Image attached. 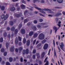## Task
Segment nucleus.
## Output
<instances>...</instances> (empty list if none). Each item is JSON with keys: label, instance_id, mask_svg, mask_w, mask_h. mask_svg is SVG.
Segmentation results:
<instances>
[{"label": "nucleus", "instance_id": "36", "mask_svg": "<svg viewBox=\"0 0 65 65\" xmlns=\"http://www.w3.org/2000/svg\"><path fill=\"white\" fill-rule=\"evenodd\" d=\"M46 41V40H43L42 42V43L43 44V43H45V42Z\"/></svg>", "mask_w": 65, "mask_h": 65}, {"label": "nucleus", "instance_id": "11", "mask_svg": "<svg viewBox=\"0 0 65 65\" xmlns=\"http://www.w3.org/2000/svg\"><path fill=\"white\" fill-rule=\"evenodd\" d=\"M45 55V52H43L41 53V56L42 58H43Z\"/></svg>", "mask_w": 65, "mask_h": 65}, {"label": "nucleus", "instance_id": "14", "mask_svg": "<svg viewBox=\"0 0 65 65\" xmlns=\"http://www.w3.org/2000/svg\"><path fill=\"white\" fill-rule=\"evenodd\" d=\"M34 34V32L33 31H30L29 33V35L30 36H31L32 35H33Z\"/></svg>", "mask_w": 65, "mask_h": 65}, {"label": "nucleus", "instance_id": "32", "mask_svg": "<svg viewBox=\"0 0 65 65\" xmlns=\"http://www.w3.org/2000/svg\"><path fill=\"white\" fill-rule=\"evenodd\" d=\"M39 20L40 22H43V20L42 19H39Z\"/></svg>", "mask_w": 65, "mask_h": 65}, {"label": "nucleus", "instance_id": "61", "mask_svg": "<svg viewBox=\"0 0 65 65\" xmlns=\"http://www.w3.org/2000/svg\"><path fill=\"white\" fill-rule=\"evenodd\" d=\"M41 25H45V23H41Z\"/></svg>", "mask_w": 65, "mask_h": 65}, {"label": "nucleus", "instance_id": "2", "mask_svg": "<svg viewBox=\"0 0 65 65\" xmlns=\"http://www.w3.org/2000/svg\"><path fill=\"white\" fill-rule=\"evenodd\" d=\"M39 38L41 40H43L44 39V36L43 34L41 33L39 36Z\"/></svg>", "mask_w": 65, "mask_h": 65}, {"label": "nucleus", "instance_id": "44", "mask_svg": "<svg viewBox=\"0 0 65 65\" xmlns=\"http://www.w3.org/2000/svg\"><path fill=\"white\" fill-rule=\"evenodd\" d=\"M36 40H34L33 42V44L34 45L35 44V42H36Z\"/></svg>", "mask_w": 65, "mask_h": 65}, {"label": "nucleus", "instance_id": "23", "mask_svg": "<svg viewBox=\"0 0 65 65\" xmlns=\"http://www.w3.org/2000/svg\"><path fill=\"white\" fill-rule=\"evenodd\" d=\"M21 7L22 9H24L25 8V6L23 5H21Z\"/></svg>", "mask_w": 65, "mask_h": 65}, {"label": "nucleus", "instance_id": "7", "mask_svg": "<svg viewBox=\"0 0 65 65\" xmlns=\"http://www.w3.org/2000/svg\"><path fill=\"white\" fill-rule=\"evenodd\" d=\"M15 16L16 17H17V18H19V17H20L21 16V17H22V13H20V14H16L15 15Z\"/></svg>", "mask_w": 65, "mask_h": 65}, {"label": "nucleus", "instance_id": "48", "mask_svg": "<svg viewBox=\"0 0 65 65\" xmlns=\"http://www.w3.org/2000/svg\"><path fill=\"white\" fill-rule=\"evenodd\" d=\"M35 53H36V50H33V53L35 54Z\"/></svg>", "mask_w": 65, "mask_h": 65}, {"label": "nucleus", "instance_id": "59", "mask_svg": "<svg viewBox=\"0 0 65 65\" xmlns=\"http://www.w3.org/2000/svg\"><path fill=\"white\" fill-rule=\"evenodd\" d=\"M47 59V57H46L44 61V62H46V60Z\"/></svg>", "mask_w": 65, "mask_h": 65}, {"label": "nucleus", "instance_id": "8", "mask_svg": "<svg viewBox=\"0 0 65 65\" xmlns=\"http://www.w3.org/2000/svg\"><path fill=\"white\" fill-rule=\"evenodd\" d=\"M47 47H48V44H45L43 47L44 50H46L47 48Z\"/></svg>", "mask_w": 65, "mask_h": 65}, {"label": "nucleus", "instance_id": "39", "mask_svg": "<svg viewBox=\"0 0 65 65\" xmlns=\"http://www.w3.org/2000/svg\"><path fill=\"white\" fill-rule=\"evenodd\" d=\"M28 12V10H26L24 12V15H26V14Z\"/></svg>", "mask_w": 65, "mask_h": 65}, {"label": "nucleus", "instance_id": "20", "mask_svg": "<svg viewBox=\"0 0 65 65\" xmlns=\"http://www.w3.org/2000/svg\"><path fill=\"white\" fill-rule=\"evenodd\" d=\"M57 1L59 3H61L63 2V0H57Z\"/></svg>", "mask_w": 65, "mask_h": 65}, {"label": "nucleus", "instance_id": "5", "mask_svg": "<svg viewBox=\"0 0 65 65\" xmlns=\"http://www.w3.org/2000/svg\"><path fill=\"white\" fill-rule=\"evenodd\" d=\"M5 15L4 14H3L2 16H1V18L2 19H3L4 18V20H6L7 18H8V15H6L5 16Z\"/></svg>", "mask_w": 65, "mask_h": 65}, {"label": "nucleus", "instance_id": "15", "mask_svg": "<svg viewBox=\"0 0 65 65\" xmlns=\"http://www.w3.org/2000/svg\"><path fill=\"white\" fill-rule=\"evenodd\" d=\"M10 10L11 11H14L15 10V8H14V7H12L11 8Z\"/></svg>", "mask_w": 65, "mask_h": 65}, {"label": "nucleus", "instance_id": "10", "mask_svg": "<svg viewBox=\"0 0 65 65\" xmlns=\"http://www.w3.org/2000/svg\"><path fill=\"white\" fill-rule=\"evenodd\" d=\"M62 14V13L60 12H58L55 15L56 17H59V16H60V15Z\"/></svg>", "mask_w": 65, "mask_h": 65}, {"label": "nucleus", "instance_id": "63", "mask_svg": "<svg viewBox=\"0 0 65 65\" xmlns=\"http://www.w3.org/2000/svg\"><path fill=\"white\" fill-rule=\"evenodd\" d=\"M36 56H39V53H37L36 54Z\"/></svg>", "mask_w": 65, "mask_h": 65}, {"label": "nucleus", "instance_id": "40", "mask_svg": "<svg viewBox=\"0 0 65 65\" xmlns=\"http://www.w3.org/2000/svg\"><path fill=\"white\" fill-rule=\"evenodd\" d=\"M8 37L10 38L11 36H10V34H8L7 36Z\"/></svg>", "mask_w": 65, "mask_h": 65}, {"label": "nucleus", "instance_id": "62", "mask_svg": "<svg viewBox=\"0 0 65 65\" xmlns=\"http://www.w3.org/2000/svg\"><path fill=\"white\" fill-rule=\"evenodd\" d=\"M51 51V49H50L48 53V55H50V51Z\"/></svg>", "mask_w": 65, "mask_h": 65}, {"label": "nucleus", "instance_id": "12", "mask_svg": "<svg viewBox=\"0 0 65 65\" xmlns=\"http://www.w3.org/2000/svg\"><path fill=\"white\" fill-rule=\"evenodd\" d=\"M0 8H1L2 10H4L5 9V7L3 6H1L0 5Z\"/></svg>", "mask_w": 65, "mask_h": 65}, {"label": "nucleus", "instance_id": "9", "mask_svg": "<svg viewBox=\"0 0 65 65\" xmlns=\"http://www.w3.org/2000/svg\"><path fill=\"white\" fill-rule=\"evenodd\" d=\"M14 50V46H12L10 48V51L11 52H13Z\"/></svg>", "mask_w": 65, "mask_h": 65}, {"label": "nucleus", "instance_id": "26", "mask_svg": "<svg viewBox=\"0 0 65 65\" xmlns=\"http://www.w3.org/2000/svg\"><path fill=\"white\" fill-rule=\"evenodd\" d=\"M26 40L25 38L23 39V43L24 44H25L26 43Z\"/></svg>", "mask_w": 65, "mask_h": 65}, {"label": "nucleus", "instance_id": "3", "mask_svg": "<svg viewBox=\"0 0 65 65\" xmlns=\"http://www.w3.org/2000/svg\"><path fill=\"white\" fill-rule=\"evenodd\" d=\"M58 26H59V27H58V28H57V27H56L55 26H54L53 27V29L54 30H55V33H57V30L60 28V27H61V24H57Z\"/></svg>", "mask_w": 65, "mask_h": 65}, {"label": "nucleus", "instance_id": "46", "mask_svg": "<svg viewBox=\"0 0 65 65\" xmlns=\"http://www.w3.org/2000/svg\"><path fill=\"white\" fill-rule=\"evenodd\" d=\"M25 65H30V62H27L25 64Z\"/></svg>", "mask_w": 65, "mask_h": 65}, {"label": "nucleus", "instance_id": "49", "mask_svg": "<svg viewBox=\"0 0 65 65\" xmlns=\"http://www.w3.org/2000/svg\"><path fill=\"white\" fill-rule=\"evenodd\" d=\"M54 56L55 57L56 56V57H57V55H56V52H55V51L54 52Z\"/></svg>", "mask_w": 65, "mask_h": 65}, {"label": "nucleus", "instance_id": "30", "mask_svg": "<svg viewBox=\"0 0 65 65\" xmlns=\"http://www.w3.org/2000/svg\"><path fill=\"white\" fill-rule=\"evenodd\" d=\"M57 47L58 49V50H59V51H58L59 52H60V51H61V49H60V47H59V46H58Z\"/></svg>", "mask_w": 65, "mask_h": 65}, {"label": "nucleus", "instance_id": "1", "mask_svg": "<svg viewBox=\"0 0 65 65\" xmlns=\"http://www.w3.org/2000/svg\"><path fill=\"white\" fill-rule=\"evenodd\" d=\"M33 6H35V8H36V9H37L38 10H40V12H41V13H43L44 14H45V12H44V11H42V9H41L39 8H38L37 7H36L35 6V5L34 4L33 5Z\"/></svg>", "mask_w": 65, "mask_h": 65}, {"label": "nucleus", "instance_id": "51", "mask_svg": "<svg viewBox=\"0 0 65 65\" xmlns=\"http://www.w3.org/2000/svg\"><path fill=\"white\" fill-rule=\"evenodd\" d=\"M20 9V7H18L17 8V10L18 11H19Z\"/></svg>", "mask_w": 65, "mask_h": 65}, {"label": "nucleus", "instance_id": "27", "mask_svg": "<svg viewBox=\"0 0 65 65\" xmlns=\"http://www.w3.org/2000/svg\"><path fill=\"white\" fill-rule=\"evenodd\" d=\"M15 29V28L14 27H12L11 29V30L12 31H14Z\"/></svg>", "mask_w": 65, "mask_h": 65}, {"label": "nucleus", "instance_id": "38", "mask_svg": "<svg viewBox=\"0 0 65 65\" xmlns=\"http://www.w3.org/2000/svg\"><path fill=\"white\" fill-rule=\"evenodd\" d=\"M18 50L19 51H22V50H23V48H22V47H20L18 48Z\"/></svg>", "mask_w": 65, "mask_h": 65}, {"label": "nucleus", "instance_id": "54", "mask_svg": "<svg viewBox=\"0 0 65 65\" xmlns=\"http://www.w3.org/2000/svg\"><path fill=\"white\" fill-rule=\"evenodd\" d=\"M27 25L28 26H30V23H28L27 24Z\"/></svg>", "mask_w": 65, "mask_h": 65}, {"label": "nucleus", "instance_id": "58", "mask_svg": "<svg viewBox=\"0 0 65 65\" xmlns=\"http://www.w3.org/2000/svg\"><path fill=\"white\" fill-rule=\"evenodd\" d=\"M59 61H60V63L61 64V65H63V63H62V61H61V60H60Z\"/></svg>", "mask_w": 65, "mask_h": 65}, {"label": "nucleus", "instance_id": "28", "mask_svg": "<svg viewBox=\"0 0 65 65\" xmlns=\"http://www.w3.org/2000/svg\"><path fill=\"white\" fill-rule=\"evenodd\" d=\"M18 29H15V31H14L15 34H17L18 33Z\"/></svg>", "mask_w": 65, "mask_h": 65}, {"label": "nucleus", "instance_id": "41", "mask_svg": "<svg viewBox=\"0 0 65 65\" xmlns=\"http://www.w3.org/2000/svg\"><path fill=\"white\" fill-rule=\"evenodd\" d=\"M34 24H37V21L36 20H35L34 21Z\"/></svg>", "mask_w": 65, "mask_h": 65}, {"label": "nucleus", "instance_id": "6", "mask_svg": "<svg viewBox=\"0 0 65 65\" xmlns=\"http://www.w3.org/2000/svg\"><path fill=\"white\" fill-rule=\"evenodd\" d=\"M60 46L61 50L62 51H64L63 50V47H64V44H63V43L62 42L61 44V45H60Z\"/></svg>", "mask_w": 65, "mask_h": 65}, {"label": "nucleus", "instance_id": "37", "mask_svg": "<svg viewBox=\"0 0 65 65\" xmlns=\"http://www.w3.org/2000/svg\"><path fill=\"white\" fill-rule=\"evenodd\" d=\"M40 45H41V43H39L38 45L37 46V47H39L40 46Z\"/></svg>", "mask_w": 65, "mask_h": 65}, {"label": "nucleus", "instance_id": "19", "mask_svg": "<svg viewBox=\"0 0 65 65\" xmlns=\"http://www.w3.org/2000/svg\"><path fill=\"white\" fill-rule=\"evenodd\" d=\"M22 24H20L19 26H18V29L19 30H20L21 28V27H22Z\"/></svg>", "mask_w": 65, "mask_h": 65}, {"label": "nucleus", "instance_id": "16", "mask_svg": "<svg viewBox=\"0 0 65 65\" xmlns=\"http://www.w3.org/2000/svg\"><path fill=\"white\" fill-rule=\"evenodd\" d=\"M38 35V34L37 33H35L34 35V38H36L37 37V36Z\"/></svg>", "mask_w": 65, "mask_h": 65}, {"label": "nucleus", "instance_id": "52", "mask_svg": "<svg viewBox=\"0 0 65 65\" xmlns=\"http://www.w3.org/2000/svg\"><path fill=\"white\" fill-rule=\"evenodd\" d=\"M6 65H10V63L8 62H7L6 63Z\"/></svg>", "mask_w": 65, "mask_h": 65}, {"label": "nucleus", "instance_id": "53", "mask_svg": "<svg viewBox=\"0 0 65 65\" xmlns=\"http://www.w3.org/2000/svg\"><path fill=\"white\" fill-rule=\"evenodd\" d=\"M18 39L19 41H21V38L20 37H18Z\"/></svg>", "mask_w": 65, "mask_h": 65}, {"label": "nucleus", "instance_id": "42", "mask_svg": "<svg viewBox=\"0 0 65 65\" xmlns=\"http://www.w3.org/2000/svg\"><path fill=\"white\" fill-rule=\"evenodd\" d=\"M37 27L38 28H40L41 27V26L39 25H37Z\"/></svg>", "mask_w": 65, "mask_h": 65}, {"label": "nucleus", "instance_id": "4", "mask_svg": "<svg viewBox=\"0 0 65 65\" xmlns=\"http://www.w3.org/2000/svg\"><path fill=\"white\" fill-rule=\"evenodd\" d=\"M28 53L29 49H26V50H23V55H25V54H28Z\"/></svg>", "mask_w": 65, "mask_h": 65}, {"label": "nucleus", "instance_id": "43", "mask_svg": "<svg viewBox=\"0 0 65 65\" xmlns=\"http://www.w3.org/2000/svg\"><path fill=\"white\" fill-rule=\"evenodd\" d=\"M35 55H34L32 56V58L33 59H35Z\"/></svg>", "mask_w": 65, "mask_h": 65}, {"label": "nucleus", "instance_id": "64", "mask_svg": "<svg viewBox=\"0 0 65 65\" xmlns=\"http://www.w3.org/2000/svg\"><path fill=\"white\" fill-rule=\"evenodd\" d=\"M7 30H10V28L9 27H8L7 28Z\"/></svg>", "mask_w": 65, "mask_h": 65}, {"label": "nucleus", "instance_id": "18", "mask_svg": "<svg viewBox=\"0 0 65 65\" xmlns=\"http://www.w3.org/2000/svg\"><path fill=\"white\" fill-rule=\"evenodd\" d=\"M32 29H33V30H34V31H35L37 29V28H36V27L34 26L32 27Z\"/></svg>", "mask_w": 65, "mask_h": 65}, {"label": "nucleus", "instance_id": "45", "mask_svg": "<svg viewBox=\"0 0 65 65\" xmlns=\"http://www.w3.org/2000/svg\"><path fill=\"white\" fill-rule=\"evenodd\" d=\"M10 24L11 25H13V22L12 21H10Z\"/></svg>", "mask_w": 65, "mask_h": 65}, {"label": "nucleus", "instance_id": "22", "mask_svg": "<svg viewBox=\"0 0 65 65\" xmlns=\"http://www.w3.org/2000/svg\"><path fill=\"white\" fill-rule=\"evenodd\" d=\"M19 42V41L18 40V39H16V40H15V43L16 44H17Z\"/></svg>", "mask_w": 65, "mask_h": 65}, {"label": "nucleus", "instance_id": "55", "mask_svg": "<svg viewBox=\"0 0 65 65\" xmlns=\"http://www.w3.org/2000/svg\"><path fill=\"white\" fill-rule=\"evenodd\" d=\"M39 15H41V16H42V17H44V15H43L40 13H39Z\"/></svg>", "mask_w": 65, "mask_h": 65}, {"label": "nucleus", "instance_id": "56", "mask_svg": "<svg viewBox=\"0 0 65 65\" xmlns=\"http://www.w3.org/2000/svg\"><path fill=\"white\" fill-rule=\"evenodd\" d=\"M19 0H12L13 2H15L16 1H18Z\"/></svg>", "mask_w": 65, "mask_h": 65}, {"label": "nucleus", "instance_id": "13", "mask_svg": "<svg viewBox=\"0 0 65 65\" xmlns=\"http://www.w3.org/2000/svg\"><path fill=\"white\" fill-rule=\"evenodd\" d=\"M21 32L22 34H25V30L24 29H22L21 30Z\"/></svg>", "mask_w": 65, "mask_h": 65}, {"label": "nucleus", "instance_id": "17", "mask_svg": "<svg viewBox=\"0 0 65 65\" xmlns=\"http://www.w3.org/2000/svg\"><path fill=\"white\" fill-rule=\"evenodd\" d=\"M30 41L29 40L27 41L26 42V44L27 45H30Z\"/></svg>", "mask_w": 65, "mask_h": 65}, {"label": "nucleus", "instance_id": "31", "mask_svg": "<svg viewBox=\"0 0 65 65\" xmlns=\"http://www.w3.org/2000/svg\"><path fill=\"white\" fill-rule=\"evenodd\" d=\"M9 60L10 62H12V58L11 57H10L9 58Z\"/></svg>", "mask_w": 65, "mask_h": 65}, {"label": "nucleus", "instance_id": "47", "mask_svg": "<svg viewBox=\"0 0 65 65\" xmlns=\"http://www.w3.org/2000/svg\"><path fill=\"white\" fill-rule=\"evenodd\" d=\"M4 55L5 56L6 55H7V52H5L4 54Z\"/></svg>", "mask_w": 65, "mask_h": 65}, {"label": "nucleus", "instance_id": "34", "mask_svg": "<svg viewBox=\"0 0 65 65\" xmlns=\"http://www.w3.org/2000/svg\"><path fill=\"white\" fill-rule=\"evenodd\" d=\"M49 64V62H48V61H46V62L45 65H48Z\"/></svg>", "mask_w": 65, "mask_h": 65}, {"label": "nucleus", "instance_id": "21", "mask_svg": "<svg viewBox=\"0 0 65 65\" xmlns=\"http://www.w3.org/2000/svg\"><path fill=\"white\" fill-rule=\"evenodd\" d=\"M3 35L4 36V37H6V36H7V33L6 32H4L3 34Z\"/></svg>", "mask_w": 65, "mask_h": 65}, {"label": "nucleus", "instance_id": "57", "mask_svg": "<svg viewBox=\"0 0 65 65\" xmlns=\"http://www.w3.org/2000/svg\"><path fill=\"white\" fill-rule=\"evenodd\" d=\"M15 52L17 53L18 52V50L17 48H16L15 49Z\"/></svg>", "mask_w": 65, "mask_h": 65}, {"label": "nucleus", "instance_id": "60", "mask_svg": "<svg viewBox=\"0 0 65 65\" xmlns=\"http://www.w3.org/2000/svg\"><path fill=\"white\" fill-rule=\"evenodd\" d=\"M20 60L21 62H23V58H21L20 59Z\"/></svg>", "mask_w": 65, "mask_h": 65}, {"label": "nucleus", "instance_id": "35", "mask_svg": "<svg viewBox=\"0 0 65 65\" xmlns=\"http://www.w3.org/2000/svg\"><path fill=\"white\" fill-rule=\"evenodd\" d=\"M4 48H3L1 49V52H4Z\"/></svg>", "mask_w": 65, "mask_h": 65}, {"label": "nucleus", "instance_id": "33", "mask_svg": "<svg viewBox=\"0 0 65 65\" xmlns=\"http://www.w3.org/2000/svg\"><path fill=\"white\" fill-rule=\"evenodd\" d=\"M3 41V38H1L0 39V41L1 42H2Z\"/></svg>", "mask_w": 65, "mask_h": 65}, {"label": "nucleus", "instance_id": "29", "mask_svg": "<svg viewBox=\"0 0 65 65\" xmlns=\"http://www.w3.org/2000/svg\"><path fill=\"white\" fill-rule=\"evenodd\" d=\"M48 12H49V13H54L51 10L49 9H48Z\"/></svg>", "mask_w": 65, "mask_h": 65}, {"label": "nucleus", "instance_id": "25", "mask_svg": "<svg viewBox=\"0 0 65 65\" xmlns=\"http://www.w3.org/2000/svg\"><path fill=\"white\" fill-rule=\"evenodd\" d=\"M9 44L8 43H6V48H7L8 47V45H9Z\"/></svg>", "mask_w": 65, "mask_h": 65}, {"label": "nucleus", "instance_id": "50", "mask_svg": "<svg viewBox=\"0 0 65 65\" xmlns=\"http://www.w3.org/2000/svg\"><path fill=\"white\" fill-rule=\"evenodd\" d=\"M22 2L23 3H24V4H26V2L25 1H24V0H22Z\"/></svg>", "mask_w": 65, "mask_h": 65}, {"label": "nucleus", "instance_id": "24", "mask_svg": "<svg viewBox=\"0 0 65 65\" xmlns=\"http://www.w3.org/2000/svg\"><path fill=\"white\" fill-rule=\"evenodd\" d=\"M28 21H29V20H28V19H25L24 20V23L25 24L26 23H27V22H28Z\"/></svg>", "mask_w": 65, "mask_h": 65}]
</instances>
